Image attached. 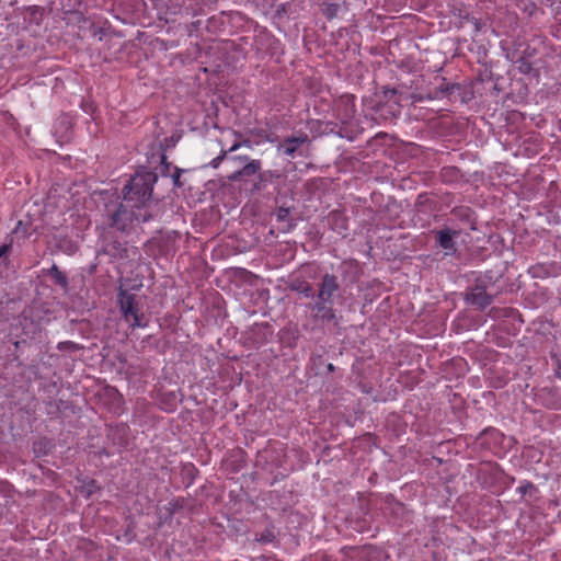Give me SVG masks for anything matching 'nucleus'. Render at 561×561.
I'll use <instances>...</instances> for the list:
<instances>
[{"mask_svg": "<svg viewBox=\"0 0 561 561\" xmlns=\"http://www.w3.org/2000/svg\"><path fill=\"white\" fill-rule=\"evenodd\" d=\"M158 176L151 171H138L123 187V201H111L105 204L102 215L105 229L126 233L133 229L134 222H147L152 215L147 210L153 185Z\"/></svg>", "mask_w": 561, "mask_h": 561, "instance_id": "nucleus-1", "label": "nucleus"}, {"mask_svg": "<svg viewBox=\"0 0 561 561\" xmlns=\"http://www.w3.org/2000/svg\"><path fill=\"white\" fill-rule=\"evenodd\" d=\"M117 304L123 319L131 330L148 327V319L141 310V306L135 294L119 288Z\"/></svg>", "mask_w": 561, "mask_h": 561, "instance_id": "nucleus-2", "label": "nucleus"}, {"mask_svg": "<svg viewBox=\"0 0 561 561\" xmlns=\"http://www.w3.org/2000/svg\"><path fill=\"white\" fill-rule=\"evenodd\" d=\"M340 290L339 278L333 275L325 273L322 275L320 282L317 285V291H314L313 300L334 305V298Z\"/></svg>", "mask_w": 561, "mask_h": 561, "instance_id": "nucleus-3", "label": "nucleus"}, {"mask_svg": "<svg viewBox=\"0 0 561 561\" xmlns=\"http://www.w3.org/2000/svg\"><path fill=\"white\" fill-rule=\"evenodd\" d=\"M465 299L468 304L483 310L493 302V295L488 294L485 284L478 279L468 288Z\"/></svg>", "mask_w": 561, "mask_h": 561, "instance_id": "nucleus-4", "label": "nucleus"}, {"mask_svg": "<svg viewBox=\"0 0 561 561\" xmlns=\"http://www.w3.org/2000/svg\"><path fill=\"white\" fill-rule=\"evenodd\" d=\"M306 307L311 311V317L314 321L322 323L336 322L337 316L333 305L312 300Z\"/></svg>", "mask_w": 561, "mask_h": 561, "instance_id": "nucleus-5", "label": "nucleus"}, {"mask_svg": "<svg viewBox=\"0 0 561 561\" xmlns=\"http://www.w3.org/2000/svg\"><path fill=\"white\" fill-rule=\"evenodd\" d=\"M460 234L459 230L445 227L435 232L436 243L445 250V255H454L457 252L455 238Z\"/></svg>", "mask_w": 561, "mask_h": 561, "instance_id": "nucleus-6", "label": "nucleus"}, {"mask_svg": "<svg viewBox=\"0 0 561 561\" xmlns=\"http://www.w3.org/2000/svg\"><path fill=\"white\" fill-rule=\"evenodd\" d=\"M260 171H262V161L259 159L251 160L248 161V163H245L244 165H242V168L236 170L230 175H228V180L231 182H242L251 176H259Z\"/></svg>", "mask_w": 561, "mask_h": 561, "instance_id": "nucleus-7", "label": "nucleus"}, {"mask_svg": "<svg viewBox=\"0 0 561 561\" xmlns=\"http://www.w3.org/2000/svg\"><path fill=\"white\" fill-rule=\"evenodd\" d=\"M307 141V134H301L297 137H287L284 139L283 144L280 145V148L283 149L286 156L294 157L297 149Z\"/></svg>", "mask_w": 561, "mask_h": 561, "instance_id": "nucleus-8", "label": "nucleus"}, {"mask_svg": "<svg viewBox=\"0 0 561 561\" xmlns=\"http://www.w3.org/2000/svg\"><path fill=\"white\" fill-rule=\"evenodd\" d=\"M104 252L115 259H123L127 256V248L126 243L121 242L118 240H110L105 239L104 242Z\"/></svg>", "mask_w": 561, "mask_h": 561, "instance_id": "nucleus-9", "label": "nucleus"}, {"mask_svg": "<svg viewBox=\"0 0 561 561\" xmlns=\"http://www.w3.org/2000/svg\"><path fill=\"white\" fill-rule=\"evenodd\" d=\"M276 220L283 224L282 230L288 232L294 229L295 224L290 218L289 208L280 207L275 213Z\"/></svg>", "mask_w": 561, "mask_h": 561, "instance_id": "nucleus-10", "label": "nucleus"}, {"mask_svg": "<svg viewBox=\"0 0 561 561\" xmlns=\"http://www.w3.org/2000/svg\"><path fill=\"white\" fill-rule=\"evenodd\" d=\"M48 275L51 277L54 283L64 289L68 288V278L64 272H61L56 264L48 270Z\"/></svg>", "mask_w": 561, "mask_h": 561, "instance_id": "nucleus-11", "label": "nucleus"}, {"mask_svg": "<svg viewBox=\"0 0 561 561\" xmlns=\"http://www.w3.org/2000/svg\"><path fill=\"white\" fill-rule=\"evenodd\" d=\"M290 288L306 298H313L314 296V289L308 282L296 280L291 284Z\"/></svg>", "mask_w": 561, "mask_h": 561, "instance_id": "nucleus-12", "label": "nucleus"}, {"mask_svg": "<svg viewBox=\"0 0 561 561\" xmlns=\"http://www.w3.org/2000/svg\"><path fill=\"white\" fill-rule=\"evenodd\" d=\"M280 174L277 171L267 170L264 172L260 171L259 181L254 185L256 190H261L266 186L267 183L272 182L274 179H278Z\"/></svg>", "mask_w": 561, "mask_h": 561, "instance_id": "nucleus-13", "label": "nucleus"}, {"mask_svg": "<svg viewBox=\"0 0 561 561\" xmlns=\"http://www.w3.org/2000/svg\"><path fill=\"white\" fill-rule=\"evenodd\" d=\"M516 491L522 495L526 496L529 495L530 497L534 496L537 493V488L534 485V483L529 481H524Z\"/></svg>", "mask_w": 561, "mask_h": 561, "instance_id": "nucleus-14", "label": "nucleus"}, {"mask_svg": "<svg viewBox=\"0 0 561 561\" xmlns=\"http://www.w3.org/2000/svg\"><path fill=\"white\" fill-rule=\"evenodd\" d=\"M517 69L523 75H530L535 71L531 62H529L526 58L520 57L517 61Z\"/></svg>", "mask_w": 561, "mask_h": 561, "instance_id": "nucleus-15", "label": "nucleus"}, {"mask_svg": "<svg viewBox=\"0 0 561 561\" xmlns=\"http://www.w3.org/2000/svg\"><path fill=\"white\" fill-rule=\"evenodd\" d=\"M57 348L59 351L75 352V351H79L81 348V346L72 341H64V342L58 343Z\"/></svg>", "mask_w": 561, "mask_h": 561, "instance_id": "nucleus-16", "label": "nucleus"}, {"mask_svg": "<svg viewBox=\"0 0 561 561\" xmlns=\"http://www.w3.org/2000/svg\"><path fill=\"white\" fill-rule=\"evenodd\" d=\"M228 157L226 156V152H225V149H221L219 156H217L216 158H214L210 162H209V165L214 169H217L220 163L227 159Z\"/></svg>", "mask_w": 561, "mask_h": 561, "instance_id": "nucleus-17", "label": "nucleus"}, {"mask_svg": "<svg viewBox=\"0 0 561 561\" xmlns=\"http://www.w3.org/2000/svg\"><path fill=\"white\" fill-rule=\"evenodd\" d=\"M530 272L533 273V276H535V277H540V276H547L548 275L547 270L542 265L533 266L530 268Z\"/></svg>", "mask_w": 561, "mask_h": 561, "instance_id": "nucleus-18", "label": "nucleus"}, {"mask_svg": "<svg viewBox=\"0 0 561 561\" xmlns=\"http://www.w3.org/2000/svg\"><path fill=\"white\" fill-rule=\"evenodd\" d=\"M229 160L233 161V162H238V163H242L243 165L245 163H248V161H251L252 159L248 156H240V154H237V156H230L228 157Z\"/></svg>", "mask_w": 561, "mask_h": 561, "instance_id": "nucleus-19", "label": "nucleus"}, {"mask_svg": "<svg viewBox=\"0 0 561 561\" xmlns=\"http://www.w3.org/2000/svg\"><path fill=\"white\" fill-rule=\"evenodd\" d=\"M241 147H242L241 141L233 142L229 149H225L226 156L229 157V153L237 151Z\"/></svg>", "mask_w": 561, "mask_h": 561, "instance_id": "nucleus-20", "label": "nucleus"}, {"mask_svg": "<svg viewBox=\"0 0 561 561\" xmlns=\"http://www.w3.org/2000/svg\"><path fill=\"white\" fill-rule=\"evenodd\" d=\"M180 176H181V170L179 168H175V172L172 174V180H173L174 185L178 187L181 186Z\"/></svg>", "mask_w": 561, "mask_h": 561, "instance_id": "nucleus-21", "label": "nucleus"}, {"mask_svg": "<svg viewBox=\"0 0 561 561\" xmlns=\"http://www.w3.org/2000/svg\"><path fill=\"white\" fill-rule=\"evenodd\" d=\"M11 250V244H2L0 245V259L4 257Z\"/></svg>", "mask_w": 561, "mask_h": 561, "instance_id": "nucleus-22", "label": "nucleus"}, {"mask_svg": "<svg viewBox=\"0 0 561 561\" xmlns=\"http://www.w3.org/2000/svg\"><path fill=\"white\" fill-rule=\"evenodd\" d=\"M241 144H242V147H247L249 149H252V144H251V141L249 139L242 140Z\"/></svg>", "mask_w": 561, "mask_h": 561, "instance_id": "nucleus-23", "label": "nucleus"}, {"mask_svg": "<svg viewBox=\"0 0 561 561\" xmlns=\"http://www.w3.org/2000/svg\"><path fill=\"white\" fill-rule=\"evenodd\" d=\"M327 368H328L329 371H333L334 370V366L331 363L328 364Z\"/></svg>", "mask_w": 561, "mask_h": 561, "instance_id": "nucleus-24", "label": "nucleus"}]
</instances>
